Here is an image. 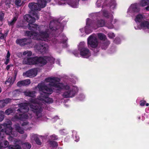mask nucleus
I'll use <instances>...</instances> for the list:
<instances>
[{
	"mask_svg": "<svg viewBox=\"0 0 149 149\" xmlns=\"http://www.w3.org/2000/svg\"><path fill=\"white\" fill-rule=\"evenodd\" d=\"M38 87L40 92V95L38 99H31L30 101L34 104L31 106L32 111L38 117L41 116L42 110V106L39 104L38 100L44 101L48 103H51L53 100L52 98L49 97V95L53 93L52 89L49 88L44 84L39 83L38 85Z\"/></svg>",
	"mask_w": 149,
	"mask_h": 149,
	"instance_id": "f257e3e1",
	"label": "nucleus"
},
{
	"mask_svg": "<svg viewBox=\"0 0 149 149\" xmlns=\"http://www.w3.org/2000/svg\"><path fill=\"white\" fill-rule=\"evenodd\" d=\"M12 123L10 121L8 122L4 123L1 124L0 127V136L2 137H4V134L9 135L8 138L9 140L12 141L13 139V137L17 136L18 133L17 131L13 130L11 125Z\"/></svg>",
	"mask_w": 149,
	"mask_h": 149,
	"instance_id": "f03ea898",
	"label": "nucleus"
},
{
	"mask_svg": "<svg viewBox=\"0 0 149 149\" xmlns=\"http://www.w3.org/2000/svg\"><path fill=\"white\" fill-rule=\"evenodd\" d=\"M18 106L19 108L17 110L18 113H16L13 118V119L14 120H24L27 119L29 116L25 113L27 112L29 110L28 104L26 103H22L19 104Z\"/></svg>",
	"mask_w": 149,
	"mask_h": 149,
	"instance_id": "7ed1b4c3",
	"label": "nucleus"
},
{
	"mask_svg": "<svg viewBox=\"0 0 149 149\" xmlns=\"http://www.w3.org/2000/svg\"><path fill=\"white\" fill-rule=\"evenodd\" d=\"M47 63L46 57L45 56H36L34 57L25 58L22 61L23 64L28 65H36L39 63L44 65Z\"/></svg>",
	"mask_w": 149,
	"mask_h": 149,
	"instance_id": "20e7f679",
	"label": "nucleus"
},
{
	"mask_svg": "<svg viewBox=\"0 0 149 149\" xmlns=\"http://www.w3.org/2000/svg\"><path fill=\"white\" fill-rule=\"evenodd\" d=\"M42 27L38 28L39 32L35 33V35L33 38L37 40L45 41V39L48 38L49 37V29H46L45 31L41 29Z\"/></svg>",
	"mask_w": 149,
	"mask_h": 149,
	"instance_id": "39448f33",
	"label": "nucleus"
},
{
	"mask_svg": "<svg viewBox=\"0 0 149 149\" xmlns=\"http://www.w3.org/2000/svg\"><path fill=\"white\" fill-rule=\"evenodd\" d=\"M28 6L29 8L33 12L32 14L33 16H34L36 19H39V16L37 13L35 11L37 10H40L41 8H43L44 7H42L41 3L38 1V3H29Z\"/></svg>",
	"mask_w": 149,
	"mask_h": 149,
	"instance_id": "423d86ee",
	"label": "nucleus"
},
{
	"mask_svg": "<svg viewBox=\"0 0 149 149\" xmlns=\"http://www.w3.org/2000/svg\"><path fill=\"white\" fill-rule=\"evenodd\" d=\"M88 47L94 49V52L97 53L99 51V49L97 48L98 46V40L97 39L94 37L92 35L90 36L88 38Z\"/></svg>",
	"mask_w": 149,
	"mask_h": 149,
	"instance_id": "0eeeda50",
	"label": "nucleus"
},
{
	"mask_svg": "<svg viewBox=\"0 0 149 149\" xmlns=\"http://www.w3.org/2000/svg\"><path fill=\"white\" fill-rule=\"evenodd\" d=\"M79 50L80 51V55L83 58H87L91 55L89 50L85 47L84 43L83 42L80 43Z\"/></svg>",
	"mask_w": 149,
	"mask_h": 149,
	"instance_id": "6e6552de",
	"label": "nucleus"
},
{
	"mask_svg": "<svg viewBox=\"0 0 149 149\" xmlns=\"http://www.w3.org/2000/svg\"><path fill=\"white\" fill-rule=\"evenodd\" d=\"M37 74V71L36 68H33L30 69L23 74V76L29 78H32L36 76Z\"/></svg>",
	"mask_w": 149,
	"mask_h": 149,
	"instance_id": "1a4fd4ad",
	"label": "nucleus"
},
{
	"mask_svg": "<svg viewBox=\"0 0 149 149\" xmlns=\"http://www.w3.org/2000/svg\"><path fill=\"white\" fill-rule=\"evenodd\" d=\"M105 22L104 20L102 19L97 20L96 23L93 25L91 24H88L87 22H86L87 25L91 26L95 29L100 27L103 26L105 24Z\"/></svg>",
	"mask_w": 149,
	"mask_h": 149,
	"instance_id": "9d476101",
	"label": "nucleus"
},
{
	"mask_svg": "<svg viewBox=\"0 0 149 149\" xmlns=\"http://www.w3.org/2000/svg\"><path fill=\"white\" fill-rule=\"evenodd\" d=\"M76 93V91L74 88L64 92L63 96L64 98L72 97H74Z\"/></svg>",
	"mask_w": 149,
	"mask_h": 149,
	"instance_id": "9b49d317",
	"label": "nucleus"
},
{
	"mask_svg": "<svg viewBox=\"0 0 149 149\" xmlns=\"http://www.w3.org/2000/svg\"><path fill=\"white\" fill-rule=\"evenodd\" d=\"M29 40V39L26 38H18L16 40V43L21 46H23L31 43V42L28 41Z\"/></svg>",
	"mask_w": 149,
	"mask_h": 149,
	"instance_id": "f8f14e48",
	"label": "nucleus"
},
{
	"mask_svg": "<svg viewBox=\"0 0 149 149\" xmlns=\"http://www.w3.org/2000/svg\"><path fill=\"white\" fill-rule=\"evenodd\" d=\"M47 49V45L43 42L39 44L37 47V49L42 54L45 53Z\"/></svg>",
	"mask_w": 149,
	"mask_h": 149,
	"instance_id": "ddd939ff",
	"label": "nucleus"
},
{
	"mask_svg": "<svg viewBox=\"0 0 149 149\" xmlns=\"http://www.w3.org/2000/svg\"><path fill=\"white\" fill-rule=\"evenodd\" d=\"M42 27V26H39L36 24L32 23H29L27 25V27L28 29L34 32H36V31H38V28Z\"/></svg>",
	"mask_w": 149,
	"mask_h": 149,
	"instance_id": "4468645a",
	"label": "nucleus"
},
{
	"mask_svg": "<svg viewBox=\"0 0 149 149\" xmlns=\"http://www.w3.org/2000/svg\"><path fill=\"white\" fill-rule=\"evenodd\" d=\"M56 26H55V24L54 22H50L49 24V27L51 30L53 31H59L60 28L61 27L60 23L57 22L56 24Z\"/></svg>",
	"mask_w": 149,
	"mask_h": 149,
	"instance_id": "2eb2a0df",
	"label": "nucleus"
},
{
	"mask_svg": "<svg viewBox=\"0 0 149 149\" xmlns=\"http://www.w3.org/2000/svg\"><path fill=\"white\" fill-rule=\"evenodd\" d=\"M31 83L30 80L29 79H25L18 81L17 85L19 87H21L22 86H26Z\"/></svg>",
	"mask_w": 149,
	"mask_h": 149,
	"instance_id": "dca6fc26",
	"label": "nucleus"
},
{
	"mask_svg": "<svg viewBox=\"0 0 149 149\" xmlns=\"http://www.w3.org/2000/svg\"><path fill=\"white\" fill-rule=\"evenodd\" d=\"M34 16V17H32L29 15L26 14L24 17V19L29 23H32L33 24L35 22L36 19L35 18L36 17Z\"/></svg>",
	"mask_w": 149,
	"mask_h": 149,
	"instance_id": "f3484780",
	"label": "nucleus"
},
{
	"mask_svg": "<svg viewBox=\"0 0 149 149\" xmlns=\"http://www.w3.org/2000/svg\"><path fill=\"white\" fill-rule=\"evenodd\" d=\"M110 44V41L108 40L102 41L100 44V47L102 49H106Z\"/></svg>",
	"mask_w": 149,
	"mask_h": 149,
	"instance_id": "a211bd4d",
	"label": "nucleus"
},
{
	"mask_svg": "<svg viewBox=\"0 0 149 149\" xmlns=\"http://www.w3.org/2000/svg\"><path fill=\"white\" fill-rule=\"evenodd\" d=\"M51 86L57 88L59 90L63 89V84L62 83H56L52 82L51 83Z\"/></svg>",
	"mask_w": 149,
	"mask_h": 149,
	"instance_id": "6ab92c4d",
	"label": "nucleus"
},
{
	"mask_svg": "<svg viewBox=\"0 0 149 149\" xmlns=\"http://www.w3.org/2000/svg\"><path fill=\"white\" fill-rule=\"evenodd\" d=\"M24 94L26 96H29L32 97H34L35 96V92L34 91H26L24 92Z\"/></svg>",
	"mask_w": 149,
	"mask_h": 149,
	"instance_id": "aec40b11",
	"label": "nucleus"
},
{
	"mask_svg": "<svg viewBox=\"0 0 149 149\" xmlns=\"http://www.w3.org/2000/svg\"><path fill=\"white\" fill-rule=\"evenodd\" d=\"M141 27H146L148 29H149V22L144 21L142 22L141 23Z\"/></svg>",
	"mask_w": 149,
	"mask_h": 149,
	"instance_id": "412c9836",
	"label": "nucleus"
},
{
	"mask_svg": "<svg viewBox=\"0 0 149 149\" xmlns=\"http://www.w3.org/2000/svg\"><path fill=\"white\" fill-rule=\"evenodd\" d=\"M15 80L12 77H10L8 79L6 80L5 82L6 84H7L8 83L10 85H12L14 81Z\"/></svg>",
	"mask_w": 149,
	"mask_h": 149,
	"instance_id": "4be33fe9",
	"label": "nucleus"
},
{
	"mask_svg": "<svg viewBox=\"0 0 149 149\" xmlns=\"http://www.w3.org/2000/svg\"><path fill=\"white\" fill-rule=\"evenodd\" d=\"M15 129L17 133L19 132L21 134H23L24 132V130L23 128L20 127L18 125H16L15 127Z\"/></svg>",
	"mask_w": 149,
	"mask_h": 149,
	"instance_id": "5701e85b",
	"label": "nucleus"
},
{
	"mask_svg": "<svg viewBox=\"0 0 149 149\" xmlns=\"http://www.w3.org/2000/svg\"><path fill=\"white\" fill-rule=\"evenodd\" d=\"M21 92L19 89L15 90L12 92L13 96V97H16L19 96L21 93Z\"/></svg>",
	"mask_w": 149,
	"mask_h": 149,
	"instance_id": "b1692460",
	"label": "nucleus"
},
{
	"mask_svg": "<svg viewBox=\"0 0 149 149\" xmlns=\"http://www.w3.org/2000/svg\"><path fill=\"white\" fill-rule=\"evenodd\" d=\"M140 10V8L136 4H134L132 6V10L134 12L139 13Z\"/></svg>",
	"mask_w": 149,
	"mask_h": 149,
	"instance_id": "393cba45",
	"label": "nucleus"
},
{
	"mask_svg": "<svg viewBox=\"0 0 149 149\" xmlns=\"http://www.w3.org/2000/svg\"><path fill=\"white\" fill-rule=\"evenodd\" d=\"M97 36L99 39L101 40H104L106 38V36L102 33L98 34Z\"/></svg>",
	"mask_w": 149,
	"mask_h": 149,
	"instance_id": "a878e982",
	"label": "nucleus"
},
{
	"mask_svg": "<svg viewBox=\"0 0 149 149\" xmlns=\"http://www.w3.org/2000/svg\"><path fill=\"white\" fill-rule=\"evenodd\" d=\"M36 32H33L32 31H26L25 33V35L26 36L29 37H31V36L34 35H34H35V33Z\"/></svg>",
	"mask_w": 149,
	"mask_h": 149,
	"instance_id": "bb28decb",
	"label": "nucleus"
},
{
	"mask_svg": "<svg viewBox=\"0 0 149 149\" xmlns=\"http://www.w3.org/2000/svg\"><path fill=\"white\" fill-rule=\"evenodd\" d=\"M39 2L41 3V6L42 7H45L46 5L47 2H49L51 0H38Z\"/></svg>",
	"mask_w": 149,
	"mask_h": 149,
	"instance_id": "cd10ccee",
	"label": "nucleus"
},
{
	"mask_svg": "<svg viewBox=\"0 0 149 149\" xmlns=\"http://www.w3.org/2000/svg\"><path fill=\"white\" fill-rule=\"evenodd\" d=\"M50 145L53 148L57 147L58 146V144L57 142L54 141H51L49 142Z\"/></svg>",
	"mask_w": 149,
	"mask_h": 149,
	"instance_id": "c85d7f7f",
	"label": "nucleus"
},
{
	"mask_svg": "<svg viewBox=\"0 0 149 149\" xmlns=\"http://www.w3.org/2000/svg\"><path fill=\"white\" fill-rule=\"evenodd\" d=\"M17 17H14L10 22H8V25L10 26L11 25L13 26V25L15 23L16 21L17 20Z\"/></svg>",
	"mask_w": 149,
	"mask_h": 149,
	"instance_id": "c756f323",
	"label": "nucleus"
},
{
	"mask_svg": "<svg viewBox=\"0 0 149 149\" xmlns=\"http://www.w3.org/2000/svg\"><path fill=\"white\" fill-rule=\"evenodd\" d=\"M9 149H21L20 146L19 145L15 146L9 145L8 147Z\"/></svg>",
	"mask_w": 149,
	"mask_h": 149,
	"instance_id": "7c9ffc66",
	"label": "nucleus"
},
{
	"mask_svg": "<svg viewBox=\"0 0 149 149\" xmlns=\"http://www.w3.org/2000/svg\"><path fill=\"white\" fill-rule=\"evenodd\" d=\"M149 4V0H142L141 1V4L142 6H144Z\"/></svg>",
	"mask_w": 149,
	"mask_h": 149,
	"instance_id": "2f4dec72",
	"label": "nucleus"
},
{
	"mask_svg": "<svg viewBox=\"0 0 149 149\" xmlns=\"http://www.w3.org/2000/svg\"><path fill=\"white\" fill-rule=\"evenodd\" d=\"M143 18V16L142 14H140L137 15L135 18V21L136 22H140L141 19Z\"/></svg>",
	"mask_w": 149,
	"mask_h": 149,
	"instance_id": "473e14b6",
	"label": "nucleus"
},
{
	"mask_svg": "<svg viewBox=\"0 0 149 149\" xmlns=\"http://www.w3.org/2000/svg\"><path fill=\"white\" fill-rule=\"evenodd\" d=\"M13 109L10 108L6 109L5 111V113L6 115H8L13 113Z\"/></svg>",
	"mask_w": 149,
	"mask_h": 149,
	"instance_id": "72a5a7b5",
	"label": "nucleus"
},
{
	"mask_svg": "<svg viewBox=\"0 0 149 149\" xmlns=\"http://www.w3.org/2000/svg\"><path fill=\"white\" fill-rule=\"evenodd\" d=\"M7 35V33H5L4 34L2 33L0 31V39L1 40L4 39Z\"/></svg>",
	"mask_w": 149,
	"mask_h": 149,
	"instance_id": "f704fd0d",
	"label": "nucleus"
},
{
	"mask_svg": "<svg viewBox=\"0 0 149 149\" xmlns=\"http://www.w3.org/2000/svg\"><path fill=\"white\" fill-rule=\"evenodd\" d=\"M4 112L2 111H0V122L2 121L4 118Z\"/></svg>",
	"mask_w": 149,
	"mask_h": 149,
	"instance_id": "c9c22d12",
	"label": "nucleus"
},
{
	"mask_svg": "<svg viewBox=\"0 0 149 149\" xmlns=\"http://www.w3.org/2000/svg\"><path fill=\"white\" fill-rule=\"evenodd\" d=\"M24 146L26 147V149H30L31 147V144L28 143H25L24 144Z\"/></svg>",
	"mask_w": 149,
	"mask_h": 149,
	"instance_id": "e433bc0d",
	"label": "nucleus"
},
{
	"mask_svg": "<svg viewBox=\"0 0 149 149\" xmlns=\"http://www.w3.org/2000/svg\"><path fill=\"white\" fill-rule=\"evenodd\" d=\"M11 99L9 98H6L5 99L3 100V102L4 103L5 105L6 104H7L11 102Z\"/></svg>",
	"mask_w": 149,
	"mask_h": 149,
	"instance_id": "4c0bfd02",
	"label": "nucleus"
},
{
	"mask_svg": "<svg viewBox=\"0 0 149 149\" xmlns=\"http://www.w3.org/2000/svg\"><path fill=\"white\" fill-rule=\"evenodd\" d=\"M116 2L115 0H111L109 4L110 7L113 6L114 7H115L116 6Z\"/></svg>",
	"mask_w": 149,
	"mask_h": 149,
	"instance_id": "58836bf2",
	"label": "nucleus"
},
{
	"mask_svg": "<svg viewBox=\"0 0 149 149\" xmlns=\"http://www.w3.org/2000/svg\"><path fill=\"white\" fill-rule=\"evenodd\" d=\"M21 1L22 0H15V3L16 6L20 7L21 6Z\"/></svg>",
	"mask_w": 149,
	"mask_h": 149,
	"instance_id": "ea45409f",
	"label": "nucleus"
},
{
	"mask_svg": "<svg viewBox=\"0 0 149 149\" xmlns=\"http://www.w3.org/2000/svg\"><path fill=\"white\" fill-rule=\"evenodd\" d=\"M52 79L54 81L53 82L56 83L59 82L61 81L60 79L57 77H52Z\"/></svg>",
	"mask_w": 149,
	"mask_h": 149,
	"instance_id": "a19ab883",
	"label": "nucleus"
},
{
	"mask_svg": "<svg viewBox=\"0 0 149 149\" xmlns=\"http://www.w3.org/2000/svg\"><path fill=\"white\" fill-rule=\"evenodd\" d=\"M52 80V77H49L46 78L45 79V81L47 82H49V85H51V83L52 81H51Z\"/></svg>",
	"mask_w": 149,
	"mask_h": 149,
	"instance_id": "79ce46f5",
	"label": "nucleus"
},
{
	"mask_svg": "<svg viewBox=\"0 0 149 149\" xmlns=\"http://www.w3.org/2000/svg\"><path fill=\"white\" fill-rule=\"evenodd\" d=\"M50 137L51 139L53 140H57L58 139V136L55 134L51 136Z\"/></svg>",
	"mask_w": 149,
	"mask_h": 149,
	"instance_id": "37998d69",
	"label": "nucleus"
},
{
	"mask_svg": "<svg viewBox=\"0 0 149 149\" xmlns=\"http://www.w3.org/2000/svg\"><path fill=\"white\" fill-rule=\"evenodd\" d=\"M3 143L4 145V147L6 148L7 147H9V142L7 140H4L3 141Z\"/></svg>",
	"mask_w": 149,
	"mask_h": 149,
	"instance_id": "c03bdc74",
	"label": "nucleus"
},
{
	"mask_svg": "<svg viewBox=\"0 0 149 149\" xmlns=\"http://www.w3.org/2000/svg\"><path fill=\"white\" fill-rule=\"evenodd\" d=\"M4 13L2 12L0 13V21H2L3 19Z\"/></svg>",
	"mask_w": 149,
	"mask_h": 149,
	"instance_id": "a18cd8bd",
	"label": "nucleus"
},
{
	"mask_svg": "<svg viewBox=\"0 0 149 149\" xmlns=\"http://www.w3.org/2000/svg\"><path fill=\"white\" fill-rule=\"evenodd\" d=\"M5 106L3 100H0V108H1Z\"/></svg>",
	"mask_w": 149,
	"mask_h": 149,
	"instance_id": "49530a36",
	"label": "nucleus"
},
{
	"mask_svg": "<svg viewBox=\"0 0 149 149\" xmlns=\"http://www.w3.org/2000/svg\"><path fill=\"white\" fill-rule=\"evenodd\" d=\"M38 138V137L37 135L36 134H33L31 136V139L34 141H35L36 139Z\"/></svg>",
	"mask_w": 149,
	"mask_h": 149,
	"instance_id": "de8ad7c7",
	"label": "nucleus"
},
{
	"mask_svg": "<svg viewBox=\"0 0 149 149\" xmlns=\"http://www.w3.org/2000/svg\"><path fill=\"white\" fill-rule=\"evenodd\" d=\"M36 143L38 145H41V141H40L39 139L38 138V137L36 139V140L35 141Z\"/></svg>",
	"mask_w": 149,
	"mask_h": 149,
	"instance_id": "09e8293b",
	"label": "nucleus"
},
{
	"mask_svg": "<svg viewBox=\"0 0 149 149\" xmlns=\"http://www.w3.org/2000/svg\"><path fill=\"white\" fill-rule=\"evenodd\" d=\"M146 103V101L145 100H141L140 101V105L143 106L145 105Z\"/></svg>",
	"mask_w": 149,
	"mask_h": 149,
	"instance_id": "8fccbe9b",
	"label": "nucleus"
},
{
	"mask_svg": "<svg viewBox=\"0 0 149 149\" xmlns=\"http://www.w3.org/2000/svg\"><path fill=\"white\" fill-rule=\"evenodd\" d=\"M103 14L104 16L107 18H109V15L107 13V11H104L103 12Z\"/></svg>",
	"mask_w": 149,
	"mask_h": 149,
	"instance_id": "3c124183",
	"label": "nucleus"
},
{
	"mask_svg": "<svg viewBox=\"0 0 149 149\" xmlns=\"http://www.w3.org/2000/svg\"><path fill=\"white\" fill-rule=\"evenodd\" d=\"M70 88V87L69 86L67 85H65L63 84V89L69 90Z\"/></svg>",
	"mask_w": 149,
	"mask_h": 149,
	"instance_id": "603ef678",
	"label": "nucleus"
},
{
	"mask_svg": "<svg viewBox=\"0 0 149 149\" xmlns=\"http://www.w3.org/2000/svg\"><path fill=\"white\" fill-rule=\"evenodd\" d=\"M4 137H2L1 136V135L0 136V149H1V148L3 147L2 146V142H1V140H2Z\"/></svg>",
	"mask_w": 149,
	"mask_h": 149,
	"instance_id": "864d4df0",
	"label": "nucleus"
},
{
	"mask_svg": "<svg viewBox=\"0 0 149 149\" xmlns=\"http://www.w3.org/2000/svg\"><path fill=\"white\" fill-rule=\"evenodd\" d=\"M9 61L10 58H6V61L4 62V64L6 65H7Z\"/></svg>",
	"mask_w": 149,
	"mask_h": 149,
	"instance_id": "5fc2aeb1",
	"label": "nucleus"
},
{
	"mask_svg": "<svg viewBox=\"0 0 149 149\" xmlns=\"http://www.w3.org/2000/svg\"><path fill=\"white\" fill-rule=\"evenodd\" d=\"M27 56H31L32 54V52L31 51H27Z\"/></svg>",
	"mask_w": 149,
	"mask_h": 149,
	"instance_id": "6e6d98bb",
	"label": "nucleus"
},
{
	"mask_svg": "<svg viewBox=\"0 0 149 149\" xmlns=\"http://www.w3.org/2000/svg\"><path fill=\"white\" fill-rule=\"evenodd\" d=\"M10 52L9 51H8L7 54L6 56V58H10Z\"/></svg>",
	"mask_w": 149,
	"mask_h": 149,
	"instance_id": "4d7b16f0",
	"label": "nucleus"
},
{
	"mask_svg": "<svg viewBox=\"0 0 149 149\" xmlns=\"http://www.w3.org/2000/svg\"><path fill=\"white\" fill-rule=\"evenodd\" d=\"M14 74V79L15 80L17 76V72L16 71H15Z\"/></svg>",
	"mask_w": 149,
	"mask_h": 149,
	"instance_id": "13d9d810",
	"label": "nucleus"
},
{
	"mask_svg": "<svg viewBox=\"0 0 149 149\" xmlns=\"http://www.w3.org/2000/svg\"><path fill=\"white\" fill-rule=\"evenodd\" d=\"M11 66L10 65H7L6 68V69L7 70H8L10 68V67Z\"/></svg>",
	"mask_w": 149,
	"mask_h": 149,
	"instance_id": "bf43d9fd",
	"label": "nucleus"
},
{
	"mask_svg": "<svg viewBox=\"0 0 149 149\" xmlns=\"http://www.w3.org/2000/svg\"><path fill=\"white\" fill-rule=\"evenodd\" d=\"M25 3V1H22L21 2V6H23Z\"/></svg>",
	"mask_w": 149,
	"mask_h": 149,
	"instance_id": "052dcab7",
	"label": "nucleus"
},
{
	"mask_svg": "<svg viewBox=\"0 0 149 149\" xmlns=\"http://www.w3.org/2000/svg\"><path fill=\"white\" fill-rule=\"evenodd\" d=\"M27 53H28L27 51V52H26V51L24 52L23 53V55H26L27 54Z\"/></svg>",
	"mask_w": 149,
	"mask_h": 149,
	"instance_id": "680f3d73",
	"label": "nucleus"
},
{
	"mask_svg": "<svg viewBox=\"0 0 149 149\" xmlns=\"http://www.w3.org/2000/svg\"><path fill=\"white\" fill-rule=\"evenodd\" d=\"M146 10H147L149 11V5L147 7L145 8Z\"/></svg>",
	"mask_w": 149,
	"mask_h": 149,
	"instance_id": "e2e57ef3",
	"label": "nucleus"
},
{
	"mask_svg": "<svg viewBox=\"0 0 149 149\" xmlns=\"http://www.w3.org/2000/svg\"><path fill=\"white\" fill-rule=\"evenodd\" d=\"M85 32L86 33H88V31H87V28L86 27L85 28Z\"/></svg>",
	"mask_w": 149,
	"mask_h": 149,
	"instance_id": "0e129e2a",
	"label": "nucleus"
},
{
	"mask_svg": "<svg viewBox=\"0 0 149 149\" xmlns=\"http://www.w3.org/2000/svg\"><path fill=\"white\" fill-rule=\"evenodd\" d=\"M27 123L26 122H24L22 124V125H26L27 124Z\"/></svg>",
	"mask_w": 149,
	"mask_h": 149,
	"instance_id": "69168bd1",
	"label": "nucleus"
},
{
	"mask_svg": "<svg viewBox=\"0 0 149 149\" xmlns=\"http://www.w3.org/2000/svg\"><path fill=\"white\" fill-rule=\"evenodd\" d=\"M114 37V35H113V33L112 35V36L110 37V38H113Z\"/></svg>",
	"mask_w": 149,
	"mask_h": 149,
	"instance_id": "338daca9",
	"label": "nucleus"
},
{
	"mask_svg": "<svg viewBox=\"0 0 149 149\" xmlns=\"http://www.w3.org/2000/svg\"><path fill=\"white\" fill-rule=\"evenodd\" d=\"M68 137H67L66 138H65V139H64L65 141H67V140H68Z\"/></svg>",
	"mask_w": 149,
	"mask_h": 149,
	"instance_id": "774afa93",
	"label": "nucleus"
}]
</instances>
